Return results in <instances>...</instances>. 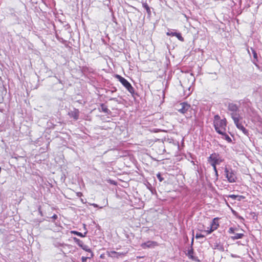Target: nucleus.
Here are the masks:
<instances>
[{"label": "nucleus", "mask_w": 262, "mask_h": 262, "mask_svg": "<svg viewBox=\"0 0 262 262\" xmlns=\"http://www.w3.org/2000/svg\"><path fill=\"white\" fill-rule=\"evenodd\" d=\"M213 125L217 133L224 134L226 130L227 120L226 118L222 119L219 115H216L214 117Z\"/></svg>", "instance_id": "f257e3e1"}, {"label": "nucleus", "mask_w": 262, "mask_h": 262, "mask_svg": "<svg viewBox=\"0 0 262 262\" xmlns=\"http://www.w3.org/2000/svg\"><path fill=\"white\" fill-rule=\"evenodd\" d=\"M207 161L213 167L215 168L216 167V165H219L220 163L223 162L224 160L223 159L218 153L214 152L211 154L207 159Z\"/></svg>", "instance_id": "f03ea898"}, {"label": "nucleus", "mask_w": 262, "mask_h": 262, "mask_svg": "<svg viewBox=\"0 0 262 262\" xmlns=\"http://www.w3.org/2000/svg\"><path fill=\"white\" fill-rule=\"evenodd\" d=\"M224 172L225 177L227 178L228 182L233 183H235L237 181V178L236 176V173L231 168H228L226 167L225 168Z\"/></svg>", "instance_id": "7ed1b4c3"}, {"label": "nucleus", "mask_w": 262, "mask_h": 262, "mask_svg": "<svg viewBox=\"0 0 262 262\" xmlns=\"http://www.w3.org/2000/svg\"><path fill=\"white\" fill-rule=\"evenodd\" d=\"M115 77L117 79L121 84L126 89V90L132 94H134L135 93V89L132 86L131 84L124 77H122L120 75L116 74L115 75Z\"/></svg>", "instance_id": "20e7f679"}, {"label": "nucleus", "mask_w": 262, "mask_h": 262, "mask_svg": "<svg viewBox=\"0 0 262 262\" xmlns=\"http://www.w3.org/2000/svg\"><path fill=\"white\" fill-rule=\"evenodd\" d=\"M231 116L236 127L241 130L245 135L248 136L249 135L248 130L244 126L242 123L240 122L239 118L236 115H233V114H231Z\"/></svg>", "instance_id": "39448f33"}, {"label": "nucleus", "mask_w": 262, "mask_h": 262, "mask_svg": "<svg viewBox=\"0 0 262 262\" xmlns=\"http://www.w3.org/2000/svg\"><path fill=\"white\" fill-rule=\"evenodd\" d=\"M219 217L214 218L210 224V228L208 230H204V232L206 233V234H209L214 230H216L219 227Z\"/></svg>", "instance_id": "423d86ee"}, {"label": "nucleus", "mask_w": 262, "mask_h": 262, "mask_svg": "<svg viewBox=\"0 0 262 262\" xmlns=\"http://www.w3.org/2000/svg\"><path fill=\"white\" fill-rule=\"evenodd\" d=\"M190 108V104L186 102H182L177 105V110L181 114H185Z\"/></svg>", "instance_id": "0eeeda50"}, {"label": "nucleus", "mask_w": 262, "mask_h": 262, "mask_svg": "<svg viewBox=\"0 0 262 262\" xmlns=\"http://www.w3.org/2000/svg\"><path fill=\"white\" fill-rule=\"evenodd\" d=\"M159 245L158 243L156 241H148L146 242L143 243L141 245L143 249L146 248H153Z\"/></svg>", "instance_id": "6e6552de"}, {"label": "nucleus", "mask_w": 262, "mask_h": 262, "mask_svg": "<svg viewBox=\"0 0 262 262\" xmlns=\"http://www.w3.org/2000/svg\"><path fill=\"white\" fill-rule=\"evenodd\" d=\"M68 115L73 118L75 120H77L79 118V111L78 109L74 108L73 110L71 111L68 113Z\"/></svg>", "instance_id": "1a4fd4ad"}, {"label": "nucleus", "mask_w": 262, "mask_h": 262, "mask_svg": "<svg viewBox=\"0 0 262 262\" xmlns=\"http://www.w3.org/2000/svg\"><path fill=\"white\" fill-rule=\"evenodd\" d=\"M107 255L108 257L119 258L120 256L124 255L123 253L117 252L115 251H111L107 252Z\"/></svg>", "instance_id": "9d476101"}, {"label": "nucleus", "mask_w": 262, "mask_h": 262, "mask_svg": "<svg viewBox=\"0 0 262 262\" xmlns=\"http://www.w3.org/2000/svg\"><path fill=\"white\" fill-rule=\"evenodd\" d=\"M193 254H194L193 249L192 247H191L190 249L188 250V252H187V256L189 257V258H190V259H192L193 260L199 261V259H198V257H195L193 255Z\"/></svg>", "instance_id": "9b49d317"}, {"label": "nucleus", "mask_w": 262, "mask_h": 262, "mask_svg": "<svg viewBox=\"0 0 262 262\" xmlns=\"http://www.w3.org/2000/svg\"><path fill=\"white\" fill-rule=\"evenodd\" d=\"M228 109L229 111L232 112V114L234 115L233 113L236 112L238 110V107L236 104L231 103L229 104Z\"/></svg>", "instance_id": "f8f14e48"}, {"label": "nucleus", "mask_w": 262, "mask_h": 262, "mask_svg": "<svg viewBox=\"0 0 262 262\" xmlns=\"http://www.w3.org/2000/svg\"><path fill=\"white\" fill-rule=\"evenodd\" d=\"M244 236V235L243 233H236L234 236H231V238L233 240L241 239Z\"/></svg>", "instance_id": "ddd939ff"}, {"label": "nucleus", "mask_w": 262, "mask_h": 262, "mask_svg": "<svg viewBox=\"0 0 262 262\" xmlns=\"http://www.w3.org/2000/svg\"><path fill=\"white\" fill-rule=\"evenodd\" d=\"M73 239L74 241V242L79 246L81 248L83 247L84 244H83V243L82 241H81L80 239L76 238V237H74L73 238Z\"/></svg>", "instance_id": "4468645a"}, {"label": "nucleus", "mask_w": 262, "mask_h": 262, "mask_svg": "<svg viewBox=\"0 0 262 262\" xmlns=\"http://www.w3.org/2000/svg\"><path fill=\"white\" fill-rule=\"evenodd\" d=\"M101 111L105 113H108L110 110L108 109L107 106L104 104H101L100 105Z\"/></svg>", "instance_id": "2eb2a0df"}, {"label": "nucleus", "mask_w": 262, "mask_h": 262, "mask_svg": "<svg viewBox=\"0 0 262 262\" xmlns=\"http://www.w3.org/2000/svg\"><path fill=\"white\" fill-rule=\"evenodd\" d=\"M71 233L75 235H76L80 237H85L86 234V232H85L84 234H82V233L76 231H72L71 232Z\"/></svg>", "instance_id": "dca6fc26"}, {"label": "nucleus", "mask_w": 262, "mask_h": 262, "mask_svg": "<svg viewBox=\"0 0 262 262\" xmlns=\"http://www.w3.org/2000/svg\"><path fill=\"white\" fill-rule=\"evenodd\" d=\"M220 135H222L224 136V139L229 143L232 142V140L231 138L226 134V132H224V134H220Z\"/></svg>", "instance_id": "f3484780"}, {"label": "nucleus", "mask_w": 262, "mask_h": 262, "mask_svg": "<svg viewBox=\"0 0 262 262\" xmlns=\"http://www.w3.org/2000/svg\"><path fill=\"white\" fill-rule=\"evenodd\" d=\"M174 36H176L181 41H184V39L182 37V36L180 33L176 32V33L174 34Z\"/></svg>", "instance_id": "a211bd4d"}, {"label": "nucleus", "mask_w": 262, "mask_h": 262, "mask_svg": "<svg viewBox=\"0 0 262 262\" xmlns=\"http://www.w3.org/2000/svg\"><path fill=\"white\" fill-rule=\"evenodd\" d=\"M142 6L146 9L147 12L148 14H150L151 12L149 6L148 5V4L146 3H144L142 4Z\"/></svg>", "instance_id": "6ab92c4d"}, {"label": "nucleus", "mask_w": 262, "mask_h": 262, "mask_svg": "<svg viewBox=\"0 0 262 262\" xmlns=\"http://www.w3.org/2000/svg\"><path fill=\"white\" fill-rule=\"evenodd\" d=\"M205 237V235L201 234V233H196L195 235V237L196 238H201Z\"/></svg>", "instance_id": "aec40b11"}, {"label": "nucleus", "mask_w": 262, "mask_h": 262, "mask_svg": "<svg viewBox=\"0 0 262 262\" xmlns=\"http://www.w3.org/2000/svg\"><path fill=\"white\" fill-rule=\"evenodd\" d=\"M176 32H167L166 33V35L167 36H174V34H175Z\"/></svg>", "instance_id": "412c9836"}, {"label": "nucleus", "mask_w": 262, "mask_h": 262, "mask_svg": "<svg viewBox=\"0 0 262 262\" xmlns=\"http://www.w3.org/2000/svg\"><path fill=\"white\" fill-rule=\"evenodd\" d=\"M82 249L86 251L90 252L91 251V250L88 248V246L86 245H83V247L81 248Z\"/></svg>", "instance_id": "4be33fe9"}, {"label": "nucleus", "mask_w": 262, "mask_h": 262, "mask_svg": "<svg viewBox=\"0 0 262 262\" xmlns=\"http://www.w3.org/2000/svg\"><path fill=\"white\" fill-rule=\"evenodd\" d=\"M234 229L233 227H230L228 230V232L230 234L234 233Z\"/></svg>", "instance_id": "5701e85b"}, {"label": "nucleus", "mask_w": 262, "mask_h": 262, "mask_svg": "<svg viewBox=\"0 0 262 262\" xmlns=\"http://www.w3.org/2000/svg\"><path fill=\"white\" fill-rule=\"evenodd\" d=\"M237 198H238V199H237L238 201H241L242 200L245 199V196H243V195H237Z\"/></svg>", "instance_id": "b1692460"}, {"label": "nucleus", "mask_w": 262, "mask_h": 262, "mask_svg": "<svg viewBox=\"0 0 262 262\" xmlns=\"http://www.w3.org/2000/svg\"><path fill=\"white\" fill-rule=\"evenodd\" d=\"M229 197L233 199V200H235L237 198V195H234V194H231V195H229Z\"/></svg>", "instance_id": "393cba45"}, {"label": "nucleus", "mask_w": 262, "mask_h": 262, "mask_svg": "<svg viewBox=\"0 0 262 262\" xmlns=\"http://www.w3.org/2000/svg\"><path fill=\"white\" fill-rule=\"evenodd\" d=\"M81 259L82 262H87V260L89 259V258L87 257H82Z\"/></svg>", "instance_id": "a878e982"}, {"label": "nucleus", "mask_w": 262, "mask_h": 262, "mask_svg": "<svg viewBox=\"0 0 262 262\" xmlns=\"http://www.w3.org/2000/svg\"><path fill=\"white\" fill-rule=\"evenodd\" d=\"M157 176L160 182H161L163 180V179L161 177V175L160 173L158 174L157 175Z\"/></svg>", "instance_id": "bb28decb"}, {"label": "nucleus", "mask_w": 262, "mask_h": 262, "mask_svg": "<svg viewBox=\"0 0 262 262\" xmlns=\"http://www.w3.org/2000/svg\"><path fill=\"white\" fill-rule=\"evenodd\" d=\"M213 168V170L215 173V175L216 176H218V172H217V168H216V167H215V168Z\"/></svg>", "instance_id": "cd10ccee"}, {"label": "nucleus", "mask_w": 262, "mask_h": 262, "mask_svg": "<svg viewBox=\"0 0 262 262\" xmlns=\"http://www.w3.org/2000/svg\"><path fill=\"white\" fill-rule=\"evenodd\" d=\"M51 218L55 220L58 218V216L56 214H55L51 217Z\"/></svg>", "instance_id": "c85d7f7f"}, {"label": "nucleus", "mask_w": 262, "mask_h": 262, "mask_svg": "<svg viewBox=\"0 0 262 262\" xmlns=\"http://www.w3.org/2000/svg\"><path fill=\"white\" fill-rule=\"evenodd\" d=\"M253 55H254V57L255 58L256 56H257V54L256 53V52L255 51H254L253 52Z\"/></svg>", "instance_id": "c756f323"}, {"label": "nucleus", "mask_w": 262, "mask_h": 262, "mask_svg": "<svg viewBox=\"0 0 262 262\" xmlns=\"http://www.w3.org/2000/svg\"><path fill=\"white\" fill-rule=\"evenodd\" d=\"M81 195H82V193L81 192H78L77 193V195L78 196H80Z\"/></svg>", "instance_id": "7c9ffc66"}, {"label": "nucleus", "mask_w": 262, "mask_h": 262, "mask_svg": "<svg viewBox=\"0 0 262 262\" xmlns=\"http://www.w3.org/2000/svg\"><path fill=\"white\" fill-rule=\"evenodd\" d=\"M143 257H141V256H139V257H138V258H143Z\"/></svg>", "instance_id": "2f4dec72"}, {"label": "nucleus", "mask_w": 262, "mask_h": 262, "mask_svg": "<svg viewBox=\"0 0 262 262\" xmlns=\"http://www.w3.org/2000/svg\"><path fill=\"white\" fill-rule=\"evenodd\" d=\"M193 242V239L192 238L191 243L192 244Z\"/></svg>", "instance_id": "473e14b6"}]
</instances>
